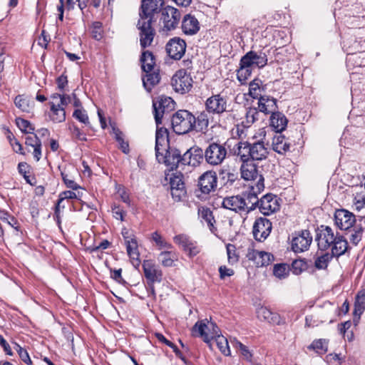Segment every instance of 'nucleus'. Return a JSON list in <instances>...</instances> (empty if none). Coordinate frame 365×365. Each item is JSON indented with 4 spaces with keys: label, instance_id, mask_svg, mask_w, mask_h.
<instances>
[{
    "label": "nucleus",
    "instance_id": "nucleus-1",
    "mask_svg": "<svg viewBox=\"0 0 365 365\" xmlns=\"http://www.w3.org/2000/svg\"><path fill=\"white\" fill-rule=\"evenodd\" d=\"M174 101L171 98H161L158 102H153L155 120L157 125L155 134V156L159 163H165L170 170L182 165V155L178 149H168V133L166 128L159 127L162 123L163 114L172 109Z\"/></svg>",
    "mask_w": 365,
    "mask_h": 365
},
{
    "label": "nucleus",
    "instance_id": "nucleus-2",
    "mask_svg": "<svg viewBox=\"0 0 365 365\" xmlns=\"http://www.w3.org/2000/svg\"><path fill=\"white\" fill-rule=\"evenodd\" d=\"M316 240L321 250L331 248L336 257L344 255L349 249L346 239L329 226L322 225L318 228Z\"/></svg>",
    "mask_w": 365,
    "mask_h": 365
},
{
    "label": "nucleus",
    "instance_id": "nucleus-3",
    "mask_svg": "<svg viewBox=\"0 0 365 365\" xmlns=\"http://www.w3.org/2000/svg\"><path fill=\"white\" fill-rule=\"evenodd\" d=\"M236 153L242 162L262 161L267 158L269 148L268 145H265L262 140L253 143L239 142Z\"/></svg>",
    "mask_w": 365,
    "mask_h": 365
},
{
    "label": "nucleus",
    "instance_id": "nucleus-4",
    "mask_svg": "<svg viewBox=\"0 0 365 365\" xmlns=\"http://www.w3.org/2000/svg\"><path fill=\"white\" fill-rule=\"evenodd\" d=\"M195 116L185 110H180L172 118V126L175 133L182 135L187 133L195 125Z\"/></svg>",
    "mask_w": 365,
    "mask_h": 365
},
{
    "label": "nucleus",
    "instance_id": "nucleus-5",
    "mask_svg": "<svg viewBox=\"0 0 365 365\" xmlns=\"http://www.w3.org/2000/svg\"><path fill=\"white\" fill-rule=\"evenodd\" d=\"M193 336L202 338L205 343H209L212 339H215L220 334V329L215 323L207 320L197 322L192 329Z\"/></svg>",
    "mask_w": 365,
    "mask_h": 365
},
{
    "label": "nucleus",
    "instance_id": "nucleus-6",
    "mask_svg": "<svg viewBox=\"0 0 365 365\" xmlns=\"http://www.w3.org/2000/svg\"><path fill=\"white\" fill-rule=\"evenodd\" d=\"M200 194L197 196L200 199H205L212 192H215L217 185V177L215 171L205 172L198 178L197 183Z\"/></svg>",
    "mask_w": 365,
    "mask_h": 365
},
{
    "label": "nucleus",
    "instance_id": "nucleus-7",
    "mask_svg": "<svg viewBox=\"0 0 365 365\" xmlns=\"http://www.w3.org/2000/svg\"><path fill=\"white\" fill-rule=\"evenodd\" d=\"M264 188V178L260 176L259 180L254 185H250V190L242 195L245 204V212L247 213L254 210L257 205L259 206V200L257 195L263 191Z\"/></svg>",
    "mask_w": 365,
    "mask_h": 365
},
{
    "label": "nucleus",
    "instance_id": "nucleus-8",
    "mask_svg": "<svg viewBox=\"0 0 365 365\" xmlns=\"http://www.w3.org/2000/svg\"><path fill=\"white\" fill-rule=\"evenodd\" d=\"M203 153L205 161L211 165H220L227 153L225 147L217 143H210Z\"/></svg>",
    "mask_w": 365,
    "mask_h": 365
},
{
    "label": "nucleus",
    "instance_id": "nucleus-9",
    "mask_svg": "<svg viewBox=\"0 0 365 365\" xmlns=\"http://www.w3.org/2000/svg\"><path fill=\"white\" fill-rule=\"evenodd\" d=\"M137 28L139 30L140 44L142 48L150 46L154 39L155 31L152 26L150 19L145 20L140 19L138 20Z\"/></svg>",
    "mask_w": 365,
    "mask_h": 365
},
{
    "label": "nucleus",
    "instance_id": "nucleus-10",
    "mask_svg": "<svg viewBox=\"0 0 365 365\" xmlns=\"http://www.w3.org/2000/svg\"><path fill=\"white\" fill-rule=\"evenodd\" d=\"M172 86L178 93L188 92L192 86V78L184 70H180L172 78Z\"/></svg>",
    "mask_w": 365,
    "mask_h": 365
},
{
    "label": "nucleus",
    "instance_id": "nucleus-11",
    "mask_svg": "<svg viewBox=\"0 0 365 365\" xmlns=\"http://www.w3.org/2000/svg\"><path fill=\"white\" fill-rule=\"evenodd\" d=\"M272 229V222L269 220L264 217L257 218L253 225V236L256 240L262 242L270 235Z\"/></svg>",
    "mask_w": 365,
    "mask_h": 365
},
{
    "label": "nucleus",
    "instance_id": "nucleus-12",
    "mask_svg": "<svg viewBox=\"0 0 365 365\" xmlns=\"http://www.w3.org/2000/svg\"><path fill=\"white\" fill-rule=\"evenodd\" d=\"M180 19V12L173 6H168L162 10L161 20L164 29L170 31L176 28Z\"/></svg>",
    "mask_w": 365,
    "mask_h": 365
},
{
    "label": "nucleus",
    "instance_id": "nucleus-13",
    "mask_svg": "<svg viewBox=\"0 0 365 365\" xmlns=\"http://www.w3.org/2000/svg\"><path fill=\"white\" fill-rule=\"evenodd\" d=\"M334 222L340 230H348L356 223V216L345 209L337 210L334 214Z\"/></svg>",
    "mask_w": 365,
    "mask_h": 365
},
{
    "label": "nucleus",
    "instance_id": "nucleus-14",
    "mask_svg": "<svg viewBox=\"0 0 365 365\" xmlns=\"http://www.w3.org/2000/svg\"><path fill=\"white\" fill-rule=\"evenodd\" d=\"M227 107V101L220 94L212 95L205 101V109L210 114L220 115L226 111Z\"/></svg>",
    "mask_w": 365,
    "mask_h": 365
},
{
    "label": "nucleus",
    "instance_id": "nucleus-15",
    "mask_svg": "<svg viewBox=\"0 0 365 365\" xmlns=\"http://www.w3.org/2000/svg\"><path fill=\"white\" fill-rule=\"evenodd\" d=\"M312 242V236L307 230H304L296 234L292 240V248L294 252H302L309 249Z\"/></svg>",
    "mask_w": 365,
    "mask_h": 365
},
{
    "label": "nucleus",
    "instance_id": "nucleus-16",
    "mask_svg": "<svg viewBox=\"0 0 365 365\" xmlns=\"http://www.w3.org/2000/svg\"><path fill=\"white\" fill-rule=\"evenodd\" d=\"M186 50L185 41L179 38L174 37L169 40L166 44V51L168 56L175 60H180L185 54Z\"/></svg>",
    "mask_w": 365,
    "mask_h": 365
},
{
    "label": "nucleus",
    "instance_id": "nucleus-17",
    "mask_svg": "<svg viewBox=\"0 0 365 365\" xmlns=\"http://www.w3.org/2000/svg\"><path fill=\"white\" fill-rule=\"evenodd\" d=\"M246 257L257 267L267 266L274 260V256L271 253L255 250L253 247H248Z\"/></svg>",
    "mask_w": 365,
    "mask_h": 365
},
{
    "label": "nucleus",
    "instance_id": "nucleus-18",
    "mask_svg": "<svg viewBox=\"0 0 365 365\" xmlns=\"http://www.w3.org/2000/svg\"><path fill=\"white\" fill-rule=\"evenodd\" d=\"M143 269L145 277L149 284H153L155 282H161L163 277L162 271L153 260H144L143 262Z\"/></svg>",
    "mask_w": 365,
    "mask_h": 365
},
{
    "label": "nucleus",
    "instance_id": "nucleus-19",
    "mask_svg": "<svg viewBox=\"0 0 365 365\" xmlns=\"http://www.w3.org/2000/svg\"><path fill=\"white\" fill-rule=\"evenodd\" d=\"M174 242L187 252L189 257H192L200 253L201 249L197 243L192 241L185 235H179L174 237Z\"/></svg>",
    "mask_w": 365,
    "mask_h": 365
},
{
    "label": "nucleus",
    "instance_id": "nucleus-20",
    "mask_svg": "<svg viewBox=\"0 0 365 365\" xmlns=\"http://www.w3.org/2000/svg\"><path fill=\"white\" fill-rule=\"evenodd\" d=\"M258 207L264 215H269L279 209V204L277 196L267 194L260 199Z\"/></svg>",
    "mask_w": 365,
    "mask_h": 365
},
{
    "label": "nucleus",
    "instance_id": "nucleus-21",
    "mask_svg": "<svg viewBox=\"0 0 365 365\" xmlns=\"http://www.w3.org/2000/svg\"><path fill=\"white\" fill-rule=\"evenodd\" d=\"M163 4V0H142L140 19H153V14L158 11Z\"/></svg>",
    "mask_w": 365,
    "mask_h": 365
},
{
    "label": "nucleus",
    "instance_id": "nucleus-22",
    "mask_svg": "<svg viewBox=\"0 0 365 365\" xmlns=\"http://www.w3.org/2000/svg\"><path fill=\"white\" fill-rule=\"evenodd\" d=\"M202 149L198 147H192L182 155V165L197 166L203 159Z\"/></svg>",
    "mask_w": 365,
    "mask_h": 365
},
{
    "label": "nucleus",
    "instance_id": "nucleus-23",
    "mask_svg": "<svg viewBox=\"0 0 365 365\" xmlns=\"http://www.w3.org/2000/svg\"><path fill=\"white\" fill-rule=\"evenodd\" d=\"M240 168L241 177L247 181H252L251 185L257 182L262 175L258 174L257 167L252 161H245Z\"/></svg>",
    "mask_w": 365,
    "mask_h": 365
},
{
    "label": "nucleus",
    "instance_id": "nucleus-24",
    "mask_svg": "<svg viewBox=\"0 0 365 365\" xmlns=\"http://www.w3.org/2000/svg\"><path fill=\"white\" fill-rule=\"evenodd\" d=\"M89 0H59L60 4L57 6V10L59 12L58 19L63 20L64 8L67 10H73L77 4L78 7L83 11L87 7Z\"/></svg>",
    "mask_w": 365,
    "mask_h": 365
},
{
    "label": "nucleus",
    "instance_id": "nucleus-25",
    "mask_svg": "<svg viewBox=\"0 0 365 365\" xmlns=\"http://www.w3.org/2000/svg\"><path fill=\"white\" fill-rule=\"evenodd\" d=\"M224 208L230 210L237 213L245 212V202L241 195H234L223 199L222 202Z\"/></svg>",
    "mask_w": 365,
    "mask_h": 365
},
{
    "label": "nucleus",
    "instance_id": "nucleus-26",
    "mask_svg": "<svg viewBox=\"0 0 365 365\" xmlns=\"http://www.w3.org/2000/svg\"><path fill=\"white\" fill-rule=\"evenodd\" d=\"M182 31L185 35L196 34L200 29L199 21L191 14H186L182 21Z\"/></svg>",
    "mask_w": 365,
    "mask_h": 365
},
{
    "label": "nucleus",
    "instance_id": "nucleus-27",
    "mask_svg": "<svg viewBox=\"0 0 365 365\" xmlns=\"http://www.w3.org/2000/svg\"><path fill=\"white\" fill-rule=\"evenodd\" d=\"M365 39L360 37L359 39L354 36H351L343 41V48L347 52L348 55L353 53L361 51L364 48Z\"/></svg>",
    "mask_w": 365,
    "mask_h": 365
},
{
    "label": "nucleus",
    "instance_id": "nucleus-28",
    "mask_svg": "<svg viewBox=\"0 0 365 365\" xmlns=\"http://www.w3.org/2000/svg\"><path fill=\"white\" fill-rule=\"evenodd\" d=\"M258 108L260 112L272 114L277 109V100L268 96H260L258 100Z\"/></svg>",
    "mask_w": 365,
    "mask_h": 365
},
{
    "label": "nucleus",
    "instance_id": "nucleus-29",
    "mask_svg": "<svg viewBox=\"0 0 365 365\" xmlns=\"http://www.w3.org/2000/svg\"><path fill=\"white\" fill-rule=\"evenodd\" d=\"M287 122L286 116L281 112L275 111L271 115L270 125L277 133L283 131L287 127Z\"/></svg>",
    "mask_w": 365,
    "mask_h": 365
},
{
    "label": "nucleus",
    "instance_id": "nucleus-30",
    "mask_svg": "<svg viewBox=\"0 0 365 365\" xmlns=\"http://www.w3.org/2000/svg\"><path fill=\"white\" fill-rule=\"evenodd\" d=\"M257 317L261 321H265L269 323H278L279 317L277 314L273 313L270 309L265 307H260L257 310Z\"/></svg>",
    "mask_w": 365,
    "mask_h": 365
},
{
    "label": "nucleus",
    "instance_id": "nucleus-31",
    "mask_svg": "<svg viewBox=\"0 0 365 365\" xmlns=\"http://www.w3.org/2000/svg\"><path fill=\"white\" fill-rule=\"evenodd\" d=\"M272 149L279 153L282 154L289 149V143H288L283 135L281 133H277L272 140Z\"/></svg>",
    "mask_w": 365,
    "mask_h": 365
},
{
    "label": "nucleus",
    "instance_id": "nucleus-32",
    "mask_svg": "<svg viewBox=\"0 0 365 365\" xmlns=\"http://www.w3.org/2000/svg\"><path fill=\"white\" fill-rule=\"evenodd\" d=\"M346 64L349 68L365 67V51L348 55Z\"/></svg>",
    "mask_w": 365,
    "mask_h": 365
},
{
    "label": "nucleus",
    "instance_id": "nucleus-33",
    "mask_svg": "<svg viewBox=\"0 0 365 365\" xmlns=\"http://www.w3.org/2000/svg\"><path fill=\"white\" fill-rule=\"evenodd\" d=\"M126 250L131 263L135 268H138L140 264V253L138 250V241L131 242L130 245H126Z\"/></svg>",
    "mask_w": 365,
    "mask_h": 365
},
{
    "label": "nucleus",
    "instance_id": "nucleus-34",
    "mask_svg": "<svg viewBox=\"0 0 365 365\" xmlns=\"http://www.w3.org/2000/svg\"><path fill=\"white\" fill-rule=\"evenodd\" d=\"M15 106L22 112L30 113L34 106L33 101L24 95H18L14 98Z\"/></svg>",
    "mask_w": 365,
    "mask_h": 365
},
{
    "label": "nucleus",
    "instance_id": "nucleus-35",
    "mask_svg": "<svg viewBox=\"0 0 365 365\" xmlns=\"http://www.w3.org/2000/svg\"><path fill=\"white\" fill-rule=\"evenodd\" d=\"M142 69L145 73H149L154 71L155 58L153 54L149 51H145L142 53L140 58Z\"/></svg>",
    "mask_w": 365,
    "mask_h": 365
},
{
    "label": "nucleus",
    "instance_id": "nucleus-36",
    "mask_svg": "<svg viewBox=\"0 0 365 365\" xmlns=\"http://www.w3.org/2000/svg\"><path fill=\"white\" fill-rule=\"evenodd\" d=\"M210 114L207 110L200 113L197 117H195V125L194 128L200 132L205 133L210 124Z\"/></svg>",
    "mask_w": 365,
    "mask_h": 365
},
{
    "label": "nucleus",
    "instance_id": "nucleus-37",
    "mask_svg": "<svg viewBox=\"0 0 365 365\" xmlns=\"http://www.w3.org/2000/svg\"><path fill=\"white\" fill-rule=\"evenodd\" d=\"M160 79L159 73L153 71L149 73H145V75L143 77V83L145 88L150 92L152 88L159 83Z\"/></svg>",
    "mask_w": 365,
    "mask_h": 365
},
{
    "label": "nucleus",
    "instance_id": "nucleus-38",
    "mask_svg": "<svg viewBox=\"0 0 365 365\" xmlns=\"http://www.w3.org/2000/svg\"><path fill=\"white\" fill-rule=\"evenodd\" d=\"M264 87L262 85V81L259 79H254L250 83L249 85V94L253 98L259 99L262 92L264 91Z\"/></svg>",
    "mask_w": 365,
    "mask_h": 365
},
{
    "label": "nucleus",
    "instance_id": "nucleus-39",
    "mask_svg": "<svg viewBox=\"0 0 365 365\" xmlns=\"http://www.w3.org/2000/svg\"><path fill=\"white\" fill-rule=\"evenodd\" d=\"M334 257L336 256L333 255L332 252L331 253L326 252L322 254L321 255H318L315 258L314 261L315 267L318 269H326Z\"/></svg>",
    "mask_w": 365,
    "mask_h": 365
},
{
    "label": "nucleus",
    "instance_id": "nucleus-40",
    "mask_svg": "<svg viewBox=\"0 0 365 365\" xmlns=\"http://www.w3.org/2000/svg\"><path fill=\"white\" fill-rule=\"evenodd\" d=\"M198 214L199 216L207 222L208 227L211 232H213V230L215 229V220L212 211L208 208L202 207L199 208Z\"/></svg>",
    "mask_w": 365,
    "mask_h": 365
},
{
    "label": "nucleus",
    "instance_id": "nucleus-41",
    "mask_svg": "<svg viewBox=\"0 0 365 365\" xmlns=\"http://www.w3.org/2000/svg\"><path fill=\"white\" fill-rule=\"evenodd\" d=\"M307 348L309 350H314L319 354H324L328 350V342L326 339H316Z\"/></svg>",
    "mask_w": 365,
    "mask_h": 365
},
{
    "label": "nucleus",
    "instance_id": "nucleus-42",
    "mask_svg": "<svg viewBox=\"0 0 365 365\" xmlns=\"http://www.w3.org/2000/svg\"><path fill=\"white\" fill-rule=\"evenodd\" d=\"M259 113L255 108H250L247 110L245 118L241 122L244 126L250 128L258 118Z\"/></svg>",
    "mask_w": 365,
    "mask_h": 365
},
{
    "label": "nucleus",
    "instance_id": "nucleus-43",
    "mask_svg": "<svg viewBox=\"0 0 365 365\" xmlns=\"http://www.w3.org/2000/svg\"><path fill=\"white\" fill-rule=\"evenodd\" d=\"M49 117L51 120L54 123H61L64 121L66 119L64 106L54 108V109L51 108Z\"/></svg>",
    "mask_w": 365,
    "mask_h": 365
},
{
    "label": "nucleus",
    "instance_id": "nucleus-44",
    "mask_svg": "<svg viewBox=\"0 0 365 365\" xmlns=\"http://www.w3.org/2000/svg\"><path fill=\"white\" fill-rule=\"evenodd\" d=\"M176 258L175 254L172 252L165 251L162 252L158 257V260L164 267L173 266L174 259Z\"/></svg>",
    "mask_w": 365,
    "mask_h": 365
},
{
    "label": "nucleus",
    "instance_id": "nucleus-45",
    "mask_svg": "<svg viewBox=\"0 0 365 365\" xmlns=\"http://www.w3.org/2000/svg\"><path fill=\"white\" fill-rule=\"evenodd\" d=\"M31 167L30 165L25 163L21 162L18 165V171L19 173L24 177V180L28 184L34 185V182L32 180H35L34 178H31L28 174L30 173Z\"/></svg>",
    "mask_w": 365,
    "mask_h": 365
},
{
    "label": "nucleus",
    "instance_id": "nucleus-46",
    "mask_svg": "<svg viewBox=\"0 0 365 365\" xmlns=\"http://www.w3.org/2000/svg\"><path fill=\"white\" fill-rule=\"evenodd\" d=\"M15 121L21 132L31 134L34 133L35 128L29 120L19 117L16 118Z\"/></svg>",
    "mask_w": 365,
    "mask_h": 365
},
{
    "label": "nucleus",
    "instance_id": "nucleus-47",
    "mask_svg": "<svg viewBox=\"0 0 365 365\" xmlns=\"http://www.w3.org/2000/svg\"><path fill=\"white\" fill-rule=\"evenodd\" d=\"M289 273V267L285 264H277L274 266L273 274L279 279L287 278Z\"/></svg>",
    "mask_w": 365,
    "mask_h": 365
},
{
    "label": "nucleus",
    "instance_id": "nucleus-48",
    "mask_svg": "<svg viewBox=\"0 0 365 365\" xmlns=\"http://www.w3.org/2000/svg\"><path fill=\"white\" fill-rule=\"evenodd\" d=\"M215 341L217 346L220 351L222 352V354H223L225 356L230 355V350L228 341L225 336L219 335L217 336V338H215Z\"/></svg>",
    "mask_w": 365,
    "mask_h": 365
},
{
    "label": "nucleus",
    "instance_id": "nucleus-49",
    "mask_svg": "<svg viewBox=\"0 0 365 365\" xmlns=\"http://www.w3.org/2000/svg\"><path fill=\"white\" fill-rule=\"evenodd\" d=\"M51 101L49 102L51 108H58L60 106H65L68 102L65 96L58 93H54L51 96Z\"/></svg>",
    "mask_w": 365,
    "mask_h": 365
},
{
    "label": "nucleus",
    "instance_id": "nucleus-50",
    "mask_svg": "<svg viewBox=\"0 0 365 365\" xmlns=\"http://www.w3.org/2000/svg\"><path fill=\"white\" fill-rule=\"evenodd\" d=\"M252 60L253 65L259 68H263L267 63V55L263 52H259V53L255 51H252Z\"/></svg>",
    "mask_w": 365,
    "mask_h": 365
},
{
    "label": "nucleus",
    "instance_id": "nucleus-51",
    "mask_svg": "<svg viewBox=\"0 0 365 365\" xmlns=\"http://www.w3.org/2000/svg\"><path fill=\"white\" fill-rule=\"evenodd\" d=\"M76 197H77L76 194L74 192L71 191V190L63 191L60 193L59 199L58 200V203H57V205L56 207V210H55V215H56L57 218L59 217V206H60V204L62 202V201L66 199H74V198H76Z\"/></svg>",
    "mask_w": 365,
    "mask_h": 365
},
{
    "label": "nucleus",
    "instance_id": "nucleus-52",
    "mask_svg": "<svg viewBox=\"0 0 365 365\" xmlns=\"http://www.w3.org/2000/svg\"><path fill=\"white\" fill-rule=\"evenodd\" d=\"M226 249L229 263L232 264L236 263L239 259V257L236 253L235 246L232 244H228L226 246Z\"/></svg>",
    "mask_w": 365,
    "mask_h": 365
},
{
    "label": "nucleus",
    "instance_id": "nucleus-53",
    "mask_svg": "<svg viewBox=\"0 0 365 365\" xmlns=\"http://www.w3.org/2000/svg\"><path fill=\"white\" fill-rule=\"evenodd\" d=\"M251 68H246L240 66L237 73V79L241 83H245L247 79L251 76Z\"/></svg>",
    "mask_w": 365,
    "mask_h": 365
},
{
    "label": "nucleus",
    "instance_id": "nucleus-54",
    "mask_svg": "<svg viewBox=\"0 0 365 365\" xmlns=\"http://www.w3.org/2000/svg\"><path fill=\"white\" fill-rule=\"evenodd\" d=\"M249 128H247L244 126L243 123L237 124L235 128L232 129V135L234 137H237L240 139H244L246 138L247 135V129Z\"/></svg>",
    "mask_w": 365,
    "mask_h": 365
},
{
    "label": "nucleus",
    "instance_id": "nucleus-55",
    "mask_svg": "<svg viewBox=\"0 0 365 365\" xmlns=\"http://www.w3.org/2000/svg\"><path fill=\"white\" fill-rule=\"evenodd\" d=\"M69 130L73 135L76 140L86 141V134L81 130L79 128H78L76 125L72 124L69 125Z\"/></svg>",
    "mask_w": 365,
    "mask_h": 365
},
{
    "label": "nucleus",
    "instance_id": "nucleus-56",
    "mask_svg": "<svg viewBox=\"0 0 365 365\" xmlns=\"http://www.w3.org/2000/svg\"><path fill=\"white\" fill-rule=\"evenodd\" d=\"M363 233V228L359 226L357 227H354L349 237L350 242L354 245H357L359 242L361 240Z\"/></svg>",
    "mask_w": 365,
    "mask_h": 365
},
{
    "label": "nucleus",
    "instance_id": "nucleus-57",
    "mask_svg": "<svg viewBox=\"0 0 365 365\" xmlns=\"http://www.w3.org/2000/svg\"><path fill=\"white\" fill-rule=\"evenodd\" d=\"M73 116L79 120L81 123L85 124L86 125H89L90 122L88 119V116L84 110L76 109L74 110L73 113Z\"/></svg>",
    "mask_w": 365,
    "mask_h": 365
},
{
    "label": "nucleus",
    "instance_id": "nucleus-58",
    "mask_svg": "<svg viewBox=\"0 0 365 365\" xmlns=\"http://www.w3.org/2000/svg\"><path fill=\"white\" fill-rule=\"evenodd\" d=\"M152 239L155 242V244L160 248H171L172 245L165 241L162 236L158 232H155L152 235Z\"/></svg>",
    "mask_w": 365,
    "mask_h": 365
},
{
    "label": "nucleus",
    "instance_id": "nucleus-59",
    "mask_svg": "<svg viewBox=\"0 0 365 365\" xmlns=\"http://www.w3.org/2000/svg\"><path fill=\"white\" fill-rule=\"evenodd\" d=\"M14 349L17 351L18 354L19 355V357L21 359L26 363V364H31V360L29 357V355L26 349L22 348L21 346H19L18 344H15Z\"/></svg>",
    "mask_w": 365,
    "mask_h": 365
},
{
    "label": "nucleus",
    "instance_id": "nucleus-60",
    "mask_svg": "<svg viewBox=\"0 0 365 365\" xmlns=\"http://www.w3.org/2000/svg\"><path fill=\"white\" fill-rule=\"evenodd\" d=\"M121 234L125 241V246L130 245L131 242L137 241V238L133 232L125 227L122 229Z\"/></svg>",
    "mask_w": 365,
    "mask_h": 365
},
{
    "label": "nucleus",
    "instance_id": "nucleus-61",
    "mask_svg": "<svg viewBox=\"0 0 365 365\" xmlns=\"http://www.w3.org/2000/svg\"><path fill=\"white\" fill-rule=\"evenodd\" d=\"M171 189H185L182 178L178 175H175L170 178V181Z\"/></svg>",
    "mask_w": 365,
    "mask_h": 365
},
{
    "label": "nucleus",
    "instance_id": "nucleus-62",
    "mask_svg": "<svg viewBox=\"0 0 365 365\" xmlns=\"http://www.w3.org/2000/svg\"><path fill=\"white\" fill-rule=\"evenodd\" d=\"M253 65L252 51L247 52L240 60V66L251 68Z\"/></svg>",
    "mask_w": 365,
    "mask_h": 365
},
{
    "label": "nucleus",
    "instance_id": "nucleus-63",
    "mask_svg": "<svg viewBox=\"0 0 365 365\" xmlns=\"http://www.w3.org/2000/svg\"><path fill=\"white\" fill-rule=\"evenodd\" d=\"M61 176L67 187L72 190H77L80 188V186L73 180L71 179L67 174L61 173Z\"/></svg>",
    "mask_w": 365,
    "mask_h": 365
},
{
    "label": "nucleus",
    "instance_id": "nucleus-64",
    "mask_svg": "<svg viewBox=\"0 0 365 365\" xmlns=\"http://www.w3.org/2000/svg\"><path fill=\"white\" fill-rule=\"evenodd\" d=\"M92 35L96 40H100L103 37L101 23L95 22L93 24Z\"/></svg>",
    "mask_w": 365,
    "mask_h": 365
}]
</instances>
